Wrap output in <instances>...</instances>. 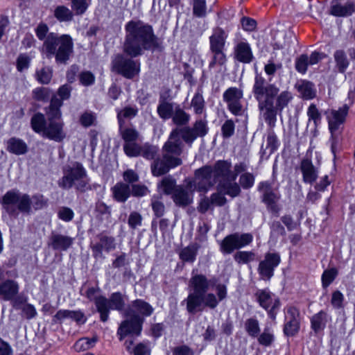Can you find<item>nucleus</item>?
Instances as JSON below:
<instances>
[{
    "label": "nucleus",
    "instance_id": "1",
    "mask_svg": "<svg viewBox=\"0 0 355 355\" xmlns=\"http://www.w3.org/2000/svg\"><path fill=\"white\" fill-rule=\"evenodd\" d=\"M125 37L123 50L130 58L117 55L112 60V70L131 79L140 71V62L132 58L141 55L146 50L159 47L160 42L151 26L141 21H130L125 25Z\"/></svg>",
    "mask_w": 355,
    "mask_h": 355
},
{
    "label": "nucleus",
    "instance_id": "2",
    "mask_svg": "<svg viewBox=\"0 0 355 355\" xmlns=\"http://www.w3.org/2000/svg\"><path fill=\"white\" fill-rule=\"evenodd\" d=\"M209 281L202 274L193 275L189 282V293L184 302L187 304V310L194 314L201 311L205 307L215 309L219 302L227 296V288L224 284L216 286V295L208 293Z\"/></svg>",
    "mask_w": 355,
    "mask_h": 355
},
{
    "label": "nucleus",
    "instance_id": "3",
    "mask_svg": "<svg viewBox=\"0 0 355 355\" xmlns=\"http://www.w3.org/2000/svg\"><path fill=\"white\" fill-rule=\"evenodd\" d=\"M231 164L227 161L217 162L214 168L205 166L196 172V184L198 189L207 191L208 188L218 183V189L232 197L237 196L241 191L240 187L235 182L236 175L231 171Z\"/></svg>",
    "mask_w": 355,
    "mask_h": 355
},
{
    "label": "nucleus",
    "instance_id": "4",
    "mask_svg": "<svg viewBox=\"0 0 355 355\" xmlns=\"http://www.w3.org/2000/svg\"><path fill=\"white\" fill-rule=\"evenodd\" d=\"M153 308L146 302L142 300H136L132 302L131 307L127 312L130 317L121 323L118 330L120 335V340H122L126 335L133 334L139 335L141 331L144 318L142 316H150L153 312Z\"/></svg>",
    "mask_w": 355,
    "mask_h": 355
},
{
    "label": "nucleus",
    "instance_id": "5",
    "mask_svg": "<svg viewBox=\"0 0 355 355\" xmlns=\"http://www.w3.org/2000/svg\"><path fill=\"white\" fill-rule=\"evenodd\" d=\"M73 47L72 39L69 35L58 36L51 33L44 40L42 50L47 58L55 55L58 63L65 64L73 52Z\"/></svg>",
    "mask_w": 355,
    "mask_h": 355
},
{
    "label": "nucleus",
    "instance_id": "6",
    "mask_svg": "<svg viewBox=\"0 0 355 355\" xmlns=\"http://www.w3.org/2000/svg\"><path fill=\"white\" fill-rule=\"evenodd\" d=\"M89 180L82 164L75 162L63 168V176L58 181L60 187L69 189L74 187L77 190L85 191L89 188Z\"/></svg>",
    "mask_w": 355,
    "mask_h": 355
},
{
    "label": "nucleus",
    "instance_id": "7",
    "mask_svg": "<svg viewBox=\"0 0 355 355\" xmlns=\"http://www.w3.org/2000/svg\"><path fill=\"white\" fill-rule=\"evenodd\" d=\"M2 205L10 214L14 215L17 209L21 212L29 213L31 211V198L27 194H22L18 190L12 189L7 191L3 196Z\"/></svg>",
    "mask_w": 355,
    "mask_h": 355
},
{
    "label": "nucleus",
    "instance_id": "8",
    "mask_svg": "<svg viewBox=\"0 0 355 355\" xmlns=\"http://www.w3.org/2000/svg\"><path fill=\"white\" fill-rule=\"evenodd\" d=\"M95 304L100 313L101 320L103 322H106L108 319L110 310H123L125 306V300L122 294L116 292L112 293L109 299L103 296H98L95 300Z\"/></svg>",
    "mask_w": 355,
    "mask_h": 355
},
{
    "label": "nucleus",
    "instance_id": "9",
    "mask_svg": "<svg viewBox=\"0 0 355 355\" xmlns=\"http://www.w3.org/2000/svg\"><path fill=\"white\" fill-rule=\"evenodd\" d=\"M279 92V88L273 84H268L266 80L256 76L253 86V94L258 103L272 101Z\"/></svg>",
    "mask_w": 355,
    "mask_h": 355
},
{
    "label": "nucleus",
    "instance_id": "10",
    "mask_svg": "<svg viewBox=\"0 0 355 355\" xmlns=\"http://www.w3.org/2000/svg\"><path fill=\"white\" fill-rule=\"evenodd\" d=\"M253 240L250 233H235L225 236L220 243V250L225 254H231L234 250L249 245Z\"/></svg>",
    "mask_w": 355,
    "mask_h": 355
},
{
    "label": "nucleus",
    "instance_id": "11",
    "mask_svg": "<svg viewBox=\"0 0 355 355\" xmlns=\"http://www.w3.org/2000/svg\"><path fill=\"white\" fill-rule=\"evenodd\" d=\"M258 190L262 195V200L266 205L268 209L272 213L277 214L279 208L277 202L280 195L277 189L272 188L268 182H262L258 186Z\"/></svg>",
    "mask_w": 355,
    "mask_h": 355
},
{
    "label": "nucleus",
    "instance_id": "12",
    "mask_svg": "<svg viewBox=\"0 0 355 355\" xmlns=\"http://www.w3.org/2000/svg\"><path fill=\"white\" fill-rule=\"evenodd\" d=\"M182 148L183 143L182 139H180L179 128H175L171 132L167 141L163 146L164 157L180 159L179 156L182 152Z\"/></svg>",
    "mask_w": 355,
    "mask_h": 355
},
{
    "label": "nucleus",
    "instance_id": "13",
    "mask_svg": "<svg viewBox=\"0 0 355 355\" xmlns=\"http://www.w3.org/2000/svg\"><path fill=\"white\" fill-rule=\"evenodd\" d=\"M349 107L344 105L338 110H330L325 112L329 123V128L333 137H336L340 132V126L344 123L347 115Z\"/></svg>",
    "mask_w": 355,
    "mask_h": 355
},
{
    "label": "nucleus",
    "instance_id": "14",
    "mask_svg": "<svg viewBox=\"0 0 355 355\" xmlns=\"http://www.w3.org/2000/svg\"><path fill=\"white\" fill-rule=\"evenodd\" d=\"M196 183V178L193 181L187 182L185 187L177 186L173 194L174 202L180 207H186L193 202V193L196 189L200 191Z\"/></svg>",
    "mask_w": 355,
    "mask_h": 355
},
{
    "label": "nucleus",
    "instance_id": "15",
    "mask_svg": "<svg viewBox=\"0 0 355 355\" xmlns=\"http://www.w3.org/2000/svg\"><path fill=\"white\" fill-rule=\"evenodd\" d=\"M243 96V91L234 87L228 88L223 93V101L227 103L229 110L235 115H239L242 112Z\"/></svg>",
    "mask_w": 355,
    "mask_h": 355
},
{
    "label": "nucleus",
    "instance_id": "16",
    "mask_svg": "<svg viewBox=\"0 0 355 355\" xmlns=\"http://www.w3.org/2000/svg\"><path fill=\"white\" fill-rule=\"evenodd\" d=\"M280 262V257L277 253H268L263 261L259 263L258 270L261 278L270 279L273 276V271Z\"/></svg>",
    "mask_w": 355,
    "mask_h": 355
},
{
    "label": "nucleus",
    "instance_id": "17",
    "mask_svg": "<svg viewBox=\"0 0 355 355\" xmlns=\"http://www.w3.org/2000/svg\"><path fill=\"white\" fill-rule=\"evenodd\" d=\"M64 127V123L62 120L57 121L49 119L43 136L51 140L60 142L65 139L67 135Z\"/></svg>",
    "mask_w": 355,
    "mask_h": 355
},
{
    "label": "nucleus",
    "instance_id": "18",
    "mask_svg": "<svg viewBox=\"0 0 355 355\" xmlns=\"http://www.w3.org/2000/svg\"><path fill=\"white\" fill-rule=\"evenodd\" d=\"M284 332L288 336H293L300 329V312L294 306H288L285 314Z\"/></svg>",
    "mask_w": 355,
    "mask_h": 355
},
{
    "label": "nucleus",
    "instance_id": "19",
    "mask_svg": "<svg viewBox=\"0 0 355 355\" xmlns=\"http://www.w3.org/2000/svg\"><path fill=\"white\" fill-rule=\"evenodd\" d=\"M182 164L181 159H171L167 157L156 159L151 165L152 173L155 176L162 175L170 170L171 168L176 167Z\"/></svg>",
    "mask_w": 355,
    "mask_h": 355
},
{
    "label": "nucleus",
    "instance_id": "20",
    "mask_svg": "<svg viewBox=\"0 0 355 355\" xmlns=\"http://www.w3.org/2000/svg\"><path fill=\"white\" fill-rule=\"evenodd\" d=\"M355 12V2L347 1L342 3L338 0H333L329 10L331 15L338 17H347Z\"/></svg>",
    "mask_w": 355,
    "mask_h": 355
},
{
    "label": "nucleus",
    "instance_id": "21",
    "mask_svg": "<svg viewBox=\"0 0 355 355\" xmlns=\"http://www.w3.org/2000/svg\"><path fill=\"white\" fill-rule=\"evenodd\" d=\"M99 242L92 246V250L96 257H103V251L109 252L116 249V243L115 239L112 236L101 234Z\"/></svg>",
    "mask_w": 355,
    "mask_h": 355
},
{
    "label": "nucleus",
    "instance_id": "22",
    "mask_svg": "<svg viewBox=\"0 0 355 355\" xmlns=\"http://www.w3.org/2000/svg\"><path fill=\"white\" fill-rule=\"evenodd\" d=\"M300 170L302 173L303 181L305 183L313 184L315 182L318 176V171L309 159L306 158L302 160Z\"/></svg>",
    "mask_w": 355,
    "mask_h": 355
},
{
    "label": "nucleus",
    "instance_id": "23",
    "mask_svg": "<svg viewBox=\"0 0 355 355\" xmlns=\"http://www.w3.org/2000/svg\"><path fill=\"white\" fill-rule=\"evenodd\" d=\"M259 108L265 121L270 125L274 126L276 116L279 110L274 105V101L259 103Z\"/></svg>",
    "mask_w": 355,
    "mask_h": 355
},
{
    "label": "nucleus",
    "instance_id": "24",
    "mask_svg": "<svg viewBox=\"0 0 355 355\" xmlns=\"http://www.w3.org/2000/svg\"><path fill=\"white\" fill-rule=\"evenodd\" d=\"M19 285L13 280H6L0 284V297L4 300H11L18 293Z\"/></svg>",
    "mask_w": 355,
    "mask_h": 355
},
{
    "label": "nucleus",
    "instance_id": "25",
    "mask_svg": "<svg viewBox=\"0 0 355 355\" xmlns=\"http://www.w3.org/2000/svg\"><path fill=\"white\" fill-rule=\"evenodd\" d=\"M73 243V238L60 234H53L51 237V245L55 250H67Z\"/></svg>",
    "mask_w": 355,
    "mask_h": 355
},
{
    "label": "nucleus",
    "instance_id": "26",
    "mask_svg": "<svg viewBox=\"0 0 355 355\" xmlns=\"http://www.w3.org/2000/svg\"><path fill=\"white\" fill-rule=\"evenodd\" d=\"M235 57L241 62H250L253 55L249 44L244 42H239L235 47Z\"/></svg>",
    "mask_w": 355,
    "mask_h": 355
},
{
    "label": "nucleus",
    "instance_id": "27",
    "mask_svg": "<svg viewBox=\"0 0 355 355\" xmlns=\"http://www.w3.org/2000/svg\"><path fill=\"white\" fill-rule=\"evenodd\" d=\"M70 318L77 322L84 323L85 318L84 314L80 311L60 310L53 316L55 322H61L64 319Z\"/></svg>",
    "mask_w": 355,
    "mask_h": 355
},
{
    "label": "nucleus",
    "instance_id": "28",
    "mask_svg": "<svg viewBox=\"0 0 355 355\" xmlns=\"http://www.w3.org/2000/svg\"><path fill=\"white\" fill-rule=\"evenodd\" d=\"M227 34L224 30L220 28L214 29L213 34L210 36V49H223Z\"/></svg>",
    "mask_w": 355,
    "mask_h": 355
},
{
    "label": "nucleus",
    "instance_id": "29",
    "mask_svg": "<svg viewBox=\"0 0 355 355\" xmlns=\"http://www.w3.org/2000/svg\"><path fill=\"white\" fill-rule=\"evenodd\" d=\"M6 150L12 154L20 155L27 152L28 146L22 139L12 137L7 141Z\"/></svg>",
    "mask_w": 355,
    "mask_h": 355
},
{
    "label": "nucleus",
    "instance_id": "30",
    "mask_svg": "<svg viewBox=\"0 0 355 355\" xmlns=\"http://www.w3.org/2000/svg\"><path fill=\"white\" fill-rule=\"evenodd\" d=\"M114 198L120 202H124L130 196V187L128 184L119 182L112 189Z\"/></svg>",
    "mask_w": 355,
    "mask_h": 355
},
{
    "label": "nucleus",
    "instance_id": "31",
    "mask_svg": "<svg viewBox=\"0 0 355 355\" xmlns=\"http://www.w3.org/2000/svg\"><path fill=\"white\" fill-rule=\"evenodd\" d=\"M328 320V315L324 311L314 314L311 318V324L312 329L315 332L322 331L326 327Z\"/></svg>",
    "mask_w": 355,
    "mask_h": 355
},
{
    "label": "nucleus",
    "instance_id": "32",
    "mask_svg": "<svg viewBox=\"0 0 355 355\" xmlns=\"http://www.w3.org/2000/svg\"><path fill=\"white\" fill-rule=\"evenodd\" d=\"M307 116H308V123L307 126L311 125V122L313 123V135H316L317 132V127L321 122V114L319 112L318 109L316 107L315 105L311 104L307 110Z\"/></svg>",
    "mask_w": 355,
    "mask_h": 355
},
{
    "label": "nucleus",
    "instance_id": "33",
    "mask_svg": "<svg viewBox=\"0 0 355 355\" xmlns=\"http://www.w3.org/2000/svg\"><path fill=\"white\" fill-rule=\"evenodd\" d=\"M54 17L60 22H69L73 18V11L65 6H58L53 12Z\"/></svg>",
    "mask_w": 355,
    "mask_h": 355
},
{
    "label": "nucleus",
    "instance_id": "34",
    "mask_svg": "<svg viewBox=\"0 0 355 355\" xmlns=\"http://www.w3.org/2000/svg\"><path fill=\"white\" fill-rule=\"evenodd\" d=\"M297 90L304 99H312L315 96L313 85L309 81H301L297 85Z\"/></svg>",
    "mask_w": 355,
    "mask_h": 355
},
{
    "label": "nucleus",
    "instance_id": "35",
    "mask_svg": "<svg viewBox=\"0 0 355 355\" xmlns=\"http://www.w3.org/2000/svg\"><path fill=\"white\" fill-rule=\"evenodd\" d=\"M138 112V110L135 107L127 106L117 112V119L119 127L125 125V119H131L134 118Z\"/></svg>",
    "mask_w": 355,
    "mask_h": 355
},
{
    "label": "nucleus",
    "instance_id": "36",
    "mask_svg": "<svg viewBox=\"0 0 355 355\" xmlns=\"http://www.w3.org/2000/svg\"><path fill=\"white\" fill-rule=\"evenodd\" d=\"M256 297L260 306L265 309L272 306L275 302L271 293L267 290H259L256 293Z\"/></svg>",
    "mask_w": 355,
    "mask_h": 355
},
{
    "label": "nucleus",
    "instance_id": "37",
    "mask_svg": "<svg viewBox=\"0 0 355 355\" xmlns=\"http://www.w3.org/2000/svg\"><path fill=\"white\" fill-rule=\"evenodd\" d=\"M12 305L17 309H21L28 319L34 318L37 314L36 310L33 305L29 304H22V301L20 298L15 299L12 302Z\"/></svg>",
    "mask_w": 355,
    "mask_h": 355
},
{
    "label": "nucleus",
    "instance_id": "38",
    "mask_svg": "<svg viewBox=\"0 0 355 355\" xmlns=\"http://www.w3.org/2000/svg\"><path fill=\"white\" fill-rule=\"evenodd\" d=\"M48 121L44 116V114L41 113H37L33 115L31 119V126L33 130L37 133L44 134V129L47 125Z\"/></svg>",
    "mask_w": 355,
    "mask_h": 355
},
{
    "label": "nucleus",
    "instance_id": "39",
    "mask_svg": "<svg viewBox=\"0 0 355 355\" xmlns=\"http://www.w3.org/2000/svg\"><path fill=\"white\" fill-rule=\"evenodd\" d=\"M172 119L175 124L182 125L187 124L190 119L189 115L186 113L180 105H175L172 115Z\"/></svg>",
    "mask_w": 355,
    "mask_h": 355
},
{
    "label": "nucleus",
    "instance_id": "40",
    "mask_svg": "<svg viewBox=\"0 0 355 355\" xmlns=\"http://www.w3.org/2000/svg\"><path fill=\"white\" fill-rule=\"evenodd\" d=\"M175 107L173 103L162 101L157 107V113L162 119L171 118L174 112Z\"/></svg>",
    "mask_w": 355,
    "mask_h": 355
},
{
    "label": "nucleus",
    "instance_id": "41",
    "mask_svg": "<svg viewBox=\"0 0 355 355\" xmlns=\"http://www.w3.org/2000/svg\"><path fill=\"white\" fill-rule=\"evenodd\" d=\"M119 132L125 143L137 141L139 137L138 131L132 128L119 127Z\"/></svg>",
    "mask_w": 355,
    "mask_h": 355
},
{
    "label": "nucleus",
    "instance_id": "42",
    "mask_svg": "<svg viewBox=\"0 0 355 355\" xmlns=\"http://www.w3.org/2000/svg\"><path fill=\"white\" fill-rule=\"evenodd\" d=\"M293 96L290 92L284 91L277 96L275 106L281 112L284 107L288 106Z\"/></svg>",
    "mask_w": 355,
    "mask_h": 355
},
{
    "label": "nucleus",
    "instance_id": "43",
    "mask_svg": "<svg viewBox=\"0 0 355 355\" xmlns=\"http://www.w3.org/2000/svg\"><path fill=\"white\" fill-rule=\"evenodd\" d=\"M336 67L340 72H344L349 65V61L343 50H337L334 55Z\"/></svg>",
    "mask_w": 355,
    "mask_h": 355
},
{
    "label": "nucleus",
    "instance_id": "44",
    "mask_svg": "<svg viewBox=\"0 0 355 355\" xmlns=\"http://www.w3.org/2000/svg\"><path fill=\"white\" fill-rule=\"evenodd\" d=\"M197 251L198 247L196 245H189L181 250L180 257L184 261L193 262L196 259Z\"/></svg>",
    "mask_w": 355,
    "mask_h": 355
},
{
    "label": "nucleus",
    "instance_id": "45",
    "mask_svg": "<svg viewBox=\"0 0 355 355\" xmlns=\"http://www.w3.org/2000/svg\"><path fill=\"white\" fill-rule=\"evenodd\" d=\"M92 0H71V8L76 15H82L87 10Z\"/></svg>",
    "mask_w": 355,
    "mask_h": 355
},
{
    "label": "nucleus",
    "instance_id": "46",
    "mask_svg": "<svg viewBox=\"0 0 355 355\" xmlns=\"http://www.w3.org/2000/svg\"><path fill=\"white\" fill-rule=\"evenodd\" d=\"M176 187L175 180L171 177H165L159 184V188L167 195L171 193L173 194Z\"/></svg>",
    "mask_w": 355,
    "mask_h": 355
},
{
    "label": "nucleus",
    "instance_id": "47",
    "mask_svg": "<svg viewBox=\"0 0 355 355\" xmlns=\"http://www.w3.org/2000/svg\"><path fill=\"white\" fill-rule=\"evenodd\" d=\"M125 345L127 350L129 352L132 353L134 355H149L150 354L149 348L143 343H139L133 348L131 347V345H132V341H130L129 343L126 341Z\"/></svg>",
    "mask_w": 355,
    "mask_h": 355
},
{
    "label": "nucleus",
    "instance_id": "48",
    "mask_svg": "<svg viewBox=\"0 0 355 355\" xmlns=\"http://www.w3.org/2000/svg\"><path fill=\"white\" fill-rule=\"evenodd\" d=\"M53 71L50 67H43L36 71L37 80L42 84H48L52 78Z\"/></svg>",
    "mask_w": 355,
    "mask_h": 355
},
{
    "label": "nucleus",
    "instance_id": "49",
    "mask_svg": "<svg viewBox=\"0 0 355 355\" xmlns=\"http://www.w3.org/2000/svg\"><path fill=\"white\" fill-rule=\"evenodd\" d=\"M254 257V253L252 252L239 251L234 255V259L238 263L244 264L252 261Z\"/></svg>",
    "mask_w": 355,
    "mask_h": 355
},
{
    "label": "nucleus",
    "instance_id": "50",
    "mask_svg": "<svg viewBox=\"0 0 355 355\" xmlns=\"http://www.w3.org/2000/svg\"><path fill=\"white\" fill-rule=\"evenodd\" d=\"M245 330L252 337H257L260 331L259 322L257 320L250 318L246 320L245 324Z\"/></svg>",
    "mask_w": 355,
    "mask_h": 355
},
{
    "label": "nucleus",
    "instance_id": "51",
    "mask_svg": "<svg viewBox=\"0 0 355 355\" xmlns=\"http://www.w3.org/2000/svg\"><path fill=\"white\" fill-rule=\"evenodd\" d=\"M125 154L129 157H137L141 153V147L137 141L127 142L123 145Z\"/></svg>",
    "mask_w": 355,
    "mask_h": 355
},
{
    "label": "nucleus",
    "instance_id": "52",
    "mask_svg": "<svg viewBox=\"0 0 355 355\" xmlns=\"http://www.w3.org/2000/svg\"><path fill=\"white\" fill-rule=\"evenodd\" d=\"M191 106L193 107L194 112L197 114L202 113L205 107V101L202 96L197 93L191 101Z\"/></svg>",
    "mask_w": 355,
    "mask_h": 355
},
{
    "label": "nucleus",
    "instance_id": "53",
    "mask_svg": "<svg viewBox=\"0 0 355 355\" xmlns=\"http://www.w3.org/2000/svg\"><path fill=\"white\" fill-rule=\"evenodd\" d=\"M179 134L180 135V139H182L186 143L189 144H191L198 137L193 128H191L179 129Z\"/></svg>",
    "mask_w": 355,
    "mask_h": 355
},
{
    "label": "nucleus",
    "instance_id": "54",
    "mask_svg": "<svg viewBox=\"0 0 355 355\" xmlns=\"http://www.w3.org/2000/svg\"><path fill=\"white\" fill-rule=\"evenodd\" d=\"M193 15L198 17L206 15V3L205 0H193Z\"/></svg>",
    "mask_w": 355,
    "mask_h": 355
},
{
    "label": "nucleus",
    "instance_id": "55",
    "mask_svg": "<svg viewBox=\"0 0 355 355\" xmlns=\"http://www.w3.org/2000/svg\"><path fill=\"white\" fill-rule=\"evenodd\" d=\"M223 49L211 50L214 53L213 59L209 63V67H214L215 64H223L226 61V58L223 52Z\"/></svg>",
    "mask_w": 355,
    "mask_h": 355
},
{
    "label": "nucleus",
    "instance_id": "56",
    "mask_svg": "<svg viewBox=\"0 0 355 355\" xmlns=\"http://www.w3.org/2000/svg\"><path fill=\"white\" fill-rule=\"evenodd\" d=\"M192 128L197 137H204L208 132L207 121L202 119L196 121Z\"/></svg>",
    "mask_w": 355,
    "mask_h": 355
},
{
    "label": "nucleus",
    "instance_id": "57",
    "mask_svg": "<svg viewBox=\"0 0 355 355\" xmlns=\"http://www.w3.org/2000/svg\"><path fill=\"white\" fill-rule=\"evenodd\" d=\"M308 61L309 57L307 55H301L295 61L296 70L301 73H305L307 67L309 65Z\"/></svg>",
    "mask_w": 355,
    "mask_h": 355
},
{
    "label": "nucleus",
    "instance_id": "58",
    "mask_svg": "<svg viewBox=\"0 0 355 355\" xmlns=\"http://www.w3.org/2000/svg\"><path fill=\"white\" fill-rule=\"evenodd\" d=\"M96 121V116L91 112H85L80 116V124L85 127H89L94 124Z\"/></svg>",
    "mask_w": 355,
    "mask_h": 355
},
{
    "label": "nucleus",
    "instance_id": "59",
    "mask_svg": "<svg viewBox=\"0 0 355 355\" xmlns=\"http://www.w3.org/2000/svg\"><path fill=\"white\" fill-rule=\"evenodd\" d=\"M96 341V339L94 338L92 340L87 338H81L75 343L74 347L76 350H87L92 347Z\"/></svg>",
    "mask_w": 355,
    "mask_h": 355
},
{
    "label": "nucleus",
    "instance_id": "60",
    "mask_svg": "<svg viewBox=\"0 0 355 355\" xmlns=\"http://www.w3.org/2000/svg\"><path fill=\"white\" fill-rule=\"evenodd\" d=\"M337 270L335 268L325 270L322 276V282L324 287H327L336 278Z\"/></svg>",
    "mask_w": 355,
    "mask_h": 355
},
{
    "label": "nucleus",
    "instance_id": "61",
    "mask_svg": "<svg viewBox=\"0 0 355 355\" xmlns=\"http://www.w3.org/2000/svg\"><path fill=\"white\" fill-rule=\"evenodd\" d=\"M58 216L60 220L65 222H69L73 219L74 213L70 208L62 207L59 209L58 211Z\"/></svg>",
    "mask_w": 355,
    "mask_h": 355
},
{
    "label": "nucleus",
    "instance_id": "62",
    "mask_svg": "<svg viewBox=\"0 0 355 355\" xmlns=\"http://www.w3.org/2000/svg\"><path fill=\"white\" fill-rule=\"evenodd\" d=\"M254 178L252 174L245 173L241 175L239 182L243 189H249L254 184Z\"/></svg>",
    "mask_w": 355,
    "mask_h": 355
},
{
    "label": "nucleus",
    "instance_id": "63",
    "mask_svg": "<svg viewBox=\"0 0 355 355\" xmlns=\"http://www.w3.org/2000/svg\"><path fill=\"white\" fill-rule=\"evenodd\" d=\"M142 223V216L138 212L133 211L130 213L128 218V225L132 228L135 229L139 226L141 225Z\"/></svg>",
    "mask_w": 355,
    "mask_h": 355
},
{
    "label": "nucleus",
    "instance_id": "64",
    "mask_svg": "<svg viewBox=\"0 0 355 355\" xmlns=\"http://www.w3.org/2000/svg\"><path fill=\"white\" fill-rule=\"evenodd\" d=\"M343 300L344 296L339 291L332 293L331 303L334 308L340 309L343 306Z\"/></svg>",
    "mask_w": 355,
    "mask_h": 355
}]
</instances>
